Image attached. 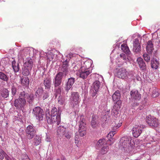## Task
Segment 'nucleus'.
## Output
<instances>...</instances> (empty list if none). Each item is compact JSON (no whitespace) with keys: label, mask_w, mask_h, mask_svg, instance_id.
I'll return each instance as SVG.
<instances>
[{"label":"nucleus","mask_w":160,"mask_h":160,"mask_svg":"<svg viewBox=\"0 0 160 160\" xmlns=\"http://www.w3.org/2000/svg\"><path fill=\"white\" fill-rule=\"evenodd\" d=\"M61 110L58 109V111L55 107L52 108L50 114L48 113L46 114V117L47 122L49 124H52L56 122L58 125L61 122Z\"/></svg>","instance_id":"nucleus-1"},{"label":"nucleus","mask_w":160,"mask_h":160,"mask_svg":"<svg viewBox=\"0 0 160 160\" xmlns=\"http://www.w3.org/2000/svg\"><path fill=\"white\" fill-rule=\"evenodd\" d=\"M119 148L123 149L125 151L130 152L135 147L133 140L129 137H122L120 142Z\"/></svg>","instance_id":"nucleus-2"},{"label":"nucleus","mask_w":160,"mask_h":160,"mask_svg":"<svg viewBox=\"0 0 160 160\" xmlns=\"http://www.w3.org/2000/svg\"><path fill=\"white\" fill-rule=\"evenodd\" d=\"M25 131L26 140L32 139L36 136L37 133L36 128L33 125L28 126Z\"/></svg>","instance_id":"nucleus-3"},{"label":"nucleus","mask_w":160,"mask_h":160,"mask_svg":"<svg viewBox=\"0 0 160 160\" xmlns=\"http://www.w3.org/2000/svg\"><path fill=\"white\" fill-rule=\"evenodd\" d=\"M32 113L37 120L39 121L43 120L45 116L44 112L40 107H37L33 108Z\"/></svg>","instance_id":"nucleus-4"},{"label":"nucleus","mask_w":160,"mask_h":160,"mask_svg":"<svg viewBox=\"0 0 160 160\" xmlns=\"http://www.w3.org/2000/svg\"><path fill=\"white\" fill-rule=\"evenodd\" d=\"M146 121L148 124L152 128L157 127L159 124V120L151 115L147 116Z\"/></svg>","instance_id":"nucleus-5"},{"label":"nucleus","mask_w":160,"mask_h":160,"mask_svg":"<svg viewBox=\"0 0 160 160\" xmlns=\"http://www.w3.org/2000/svg\"><path fill=\"white\" fill-rule=\"evenodd\" d=\"M63 74L61 72H59L55 76L53 79V84L54 87L60 86L62 82Z\"/></svg>","instance_id":"nucleus-6"},{"label":"nucleus","mask_w":160,"mask_h":160,"mask_svg":"<svg viewBox=\"0 0 160 160\" xmlns=\"http://www.w3.org/2000/svg\"><path fill=\"white\" fill-rule=\"evenodd\" d=\"M84 68L83 67H81L78 70V72L79 77L83 79L86 78L87 76L91 73V71L89 70L84 69Z\"/></svg>","instance_id":"nucleus-7"},{"label":"nucleus","mask_w":160,"mask_h":160,"mask_svg":"<svg viewBox=\"0 0 160 160\" xmlns=\"http://www.w3.org/2000/svg\"><path fill=\"white\" fill-rule=\"evenodd\" d=\"M100 86V83L98 81H96L92 85V88L91 90V95L93 97L95 96L98 91Z\"/></svg>","instance_id":"nucleus-8"},{"label":"nucleus","mask_w":160,"mask_h":160,"mask_svg":"<svg viewBox=\"0 0 160 160\" xmlns=\"http://www.w3.org/2000/svg\"><path fill=\"white\" fill-rule=\"evenodd\" d=\"M128 74L125 68H121L118 69L116 75L118 78L123 79L127 77Z\"/></svg>","instance_id":"nucleus-9"},{"label":"nucleus","mask_w":160,"mask_h":160,"mask_svg":"<svg viewBox=\"0 0 160 160\" xmlns=\"http://www.w3.org/2000/svg\"><path fill=\"white\" fill-rule=\"evenodd\" d=\"M143 126L136 125L132 129V133L133 136L135 138L138 137L142 132Z\"/></svg>","instance_id":"nucleus-10"},{"label":"nucleus","mask_w":160,"mask_h":160,"mask_svg":"<svg viewBox=\"0 0 160 160\" xmlns=\"http://www.w3.org/2000/svg\"><path fill=\"white\" fill-rule=\"evenodd\" d=\"M75 82V78L71 77L68 79V80L64 87L65 91L68 92L69 90L72 88V86Z\"/></svg>","instance_id":"nucleus-11"},{"label":"nucleus","mask_w":160,"mask_h":160,"mask_svg":"<svg viewBox=\"0 0 160 160\" xmlns=\"http://www.w3.org/2000/svg\"><path fill=\"white\" fill-rule=\"evenodd\" d=\"M26 103V101L24 98H19L15 100L14 102V106L19 108H23Z\"/></svg>","instance_id":"nucleus-12"},{"label":"nucleus","mask_w":160,"mask_h":160,"mask_svg":"<svg viewBox=\"0 0 160 160\" xmlns=\"http://www.w3.org/2000/svg\"><path fill=\"white\" fill-rule=\"evenodd\" d=\"M133 51L137 54L140 53L141 52V47L138 38L135 39L134 41Z\"/></svg>","instance_id":"nucleus-13"},{"label":"nucleus","mask_w":160,"mask_h":160,"mask_svg":"<svg viewBox=\"0 0 160 160\" xmlns=\"http://www.w3.org/2000/svg\"><path fill=\"white\" fill-rule=\"evenodd\" d=\"M137 62L141 70L146 71L147 69L146 64L143 59L140 57L138 58L137 59Z\"/></svg>","instance_id":"nucleus-14"},{"label":"nucleus","mask_w":160,"mask_h":160,"mask_svg":"<svg viewBox=\"0 0 160 160\" xmlns=\"http://www.w3.org/2000/svg\"><path fill=\"white\" fill-rule=\"evenodd\" d=\"M69 59H66L63 62V64L62 65V67L61 69V71L63 74V76L64 75L66 76L68 72V62Z\"/></svg>","instance_id":"nucleus-15"},{"label":"nucleus","mask_w":160,"mask_h":160,"mask_svg":"<svg viewBox=\"0 0 160 160\" xmlns=\"http://www.w3.org/2000/svg\"><path fill=\"white\" fill-rule=\"evenodd\" d=\"M71 95L70 97V99L74 102V104L77 105L79 101V95L78 92H72L71 93Z\"/></svg>","instance_id":"nucleus-16"},{"label":"nucleus","mask_w":160,"mask_h":160,"mask_svg":"<svg viewBox=\"0 0 160 160\" xmlns=\"http://www.w3.org/2000/svg\"><path fill=\"white\" fill-rule=\"evenodd\" d=\"M132 98L135 100H139L141 98V95L139 93L138 91L136 90H132L130 93Z\"/></svg>","instance_id":"nucleus-17"},{"label":"nucleus","mask_w":160,"mask_h":160,"mask_svg":"<svg viewBox=\"0 0 160 160\" xmlns=\"http://www.w3.org/2000/svg\"><path fill=\"white\" fill-rule=\"evenodd\" d=\"M146 50L148 53L150 54H152L154 50V47L153 44L151 40L147 42Z\"/></svg>","instance_id":"nucleus-18"},{"label":"nucleus","mask_w":160,"mask_h":160,"mask_svg":"<svg viewBox=\"0 0 160 160\" xmlns=\"http://www.w3.org/2000/svg\"><path fill=\"white\" fill-rule=\"evenodd\" d=\"M159 63L158 59L153 58L151 61V66L152 68L157 69L158 68Z\"/></svg>","instance_id":"nucleus-19"},{"label":"nucleus","mask_w":160,"mask_h":160,"mask_svg":"<svg viewBox=\"0 0 160 160\" xmlns=\"http://www.w3.org/2000/svg\"><path fill=\"white\" fill-rule=\"evenodd\" d=\"M33 66L32 60L30 58H27L24 63L23 67L32 69Z\"/></svg>","instance_id":"nucleus-20"},{"label":"nucleus","mask_w":160,"mask_h":160,"mask_svg":"<svg viewBox=\"0 0 160 160\" xmlns=\"http://www.w3.org/2000/svg\"><path fill=\"white\" fill-rule=\"evenodd\" d=\"M43 83L45 89L49 90L50 89L51 83L50 78L47 77L44 80Z\"/></svg>","instance_id":"nucleus-21"},{"label":"nucleus","mask_w":160,"mask_h":160,"mask_svg":"<svg viewBox=\"0 0 160 160\" xmlns=\"http://www.w3.org/2000/svg\"><path fill=\"white\" fill-rule=\"evenodd\" d=\"M43 88L42 87H38L37 89L35 92V96L36 97H38V99L42 98V93L43 92Z\"/></svg>","instance_id":"nucleus-22"},{"label":"nucleus","mask_w":160,"mask_h":160,"mask_svg":"<svg viewBox=\"0 0 160 160\" xmlns=\"http://www.w3.org/2000/svg\"><path fill=\"white\" fill-rule=\"evenodd\" d=\"M121 49L122 51L126 54L129 55L131 52L127 44H123L121 45Z\"/></svg>","instance_id":"nucleus-23"},{"label":"nucleus","mask_w":160,"mask_h":160,"mask_svg":"<svg viewBox=\"0 0 160 160\" xmlns=\"http://www.w3.org/2000/svg\"><path fill=\"white\" fill-rule=\"evenodd\" d=\"M120 94L119 91H116L112 95V97L113 101H118L120 98Z\"/></svg>","instance_id":"nucleus-24"},{"label":"nucleus","mask_w":160,"mask_h":160,"mask_svg":"<svg viewBox=\"0 0 160 160\" xmlns=\"http://www.w3.org/2000/svg\"><path fill=\"white\" fill-rule=\"evenodd\" d=\"M67 128H65L63 126H60L58 127L57 129V132L58 135L60 136H62Z\"/></svg>","instance_id":"nucleus-25"},{"label":"nucleus","mask_w":160,"mask_h":160,"mask_svg":"<svg viewBox=\"0 0 160 160\" xmlns=\"http://www.w3.org/2000/svg\"><path fill=\"white\" fill-rule=\"evenodd\" d=\"M12 66L14 71L15 72H18L19 69V65L18 63H17L15 60H13L12 62Z\"/></svg>","instance_id":"nucleus-26"},{"label":"nucleus","mask_w":160,"mask_h":160,"mask_svg":"<svg viewBox=\"0 0 160 160\" xmlns=\"http://www.w3.org/2000/svg\"><path fill=\"white\" fill-rule=\"evenodd\" d=\"M105 142V140L104 138H101L97 142L96 147L98 149L100 148L102 145L104 144Z\"/></svg>","instance_id":"nucleus-27"},{"label":"nucleus","mask_w":160,"mask_h":160,"mask_svg":"<svg viewBox=\"0 0 160 160\" xmlns=\"http://www.w3.org/2000/svg\"><path fill=\"white\" fill-rule=\"evenodd\" d=\"M1 95L4 98H7L9 95V91L6 88H4L1 91Z\"/></svg>","instance_id":"nucleus-28"},{"label":"nucleus","mask_w":160,"mask_h":160,"mask_svg":"<svg viewBox=\"0 0 160 160\" xmlns=\"http://www.w3.org/2000/svg\"><path fill=\"white\" fill-rule=\"evenodd\" d=\"M0 79L7 82L9 80V78L7 75L5 74L3 72H0Z\"/></svg>","instance_id":"nucleus-29"},{"label":"nucleus","mask_w":160,"mask_h":160,"mask_svg":"<svg viewBox=\"0 0 160 160\" xmlns=\"http://www.w3.org/2000/svg\"><path fill=\"white\" fill-rule=\"evenodd\" d=\"M21 84L27 86L29 85V80L28 78L27 77H23L21 79Z\"/></svg>","instance_id":"nucleus-30"},{"label":"nucleus","mask_w":160,"mask_h":160,"mask_svg":"<svg viewBox=\"0 0 160 160\" xmlns=\"http://www.w3.org/2000/svg\"><path fill=\"white\" fill-rule=\"evenodd\" d=\"M34 100V97L33 94L31 93L28 95L27 100L29 104H32Z\"/></svg>","instance_id":"nucleus-31"},{"label":"nucleus","mask_w":160,"mask_h":160,"mask_svg":"<svg viewBox=\"0 0 160 160\" xmlns=\"http://www.w3.org/2000/svg\"><path fill=\"white\" fill-rule=\"evenodd\" d=\"M31 69L24 67L22 68V74L24 76H28L30 74Z\"/></svg>","instance_id":"nucleus-32"},{"label":"nucleus","mask_w":160,"mask_h":160,"mask_svg":"<svg viewBox=\"0 0 160 160\" xmlns=\"http://www.w3.org/2000/svg\"><path fill=\"white\" fill-rule=\"evenodd\" d=\"M41 138L39 136L36 135L33 139V142L35 145L37 146L40 144L41 142Z\"/></svg>","instance_id":"nucleus-33"},{"label":"nucleus","mask_w":160,"mask_h":160,"mask_svg":"<svg viewBox=\"0 0 160 160\" xmlns=\"http://www.w3.org/2000/svg\"><path fill=\"white\" fill-rule=\"evenodd\" d=\"M152 54H150L148 53H145L143 54V57L144 60L147 62H149L150 60V56Z\"/></svg>","instance_id":"nucleus-34"},{"label":"nucleus","mask_w":160,"mask_h":160,"mask_svg":"<svg viewBox=\"0 0 160 160\" xmlns=\"http://www.w3.org/2000/svg\"><path fill=\"white\" fill-rule=\"evenodd\" d=\"M91 125L93 128H96L98 125V123L95 118L92 116V119L91 122Z\"/></svg>","instance_id":"nucleus-35"},{"label":"nucleus","mask_w":160,"mask_h":160,"mask_svg":"<svg viewBox=\"0 0 160 160\" xmlns=\"http://www.w3.org/2000/svg\"><path fill=\"white\" fill-rule=\"evenodd\" d=\"M42 99L43 100H44L45 99L49 97V93L48 92L44 90L43 91V92L42 93Z\"/></svg>","instance_id":"nucleus-36"},{"label":"nucleus","mask_w":160,"mask_h":160,"mask_svg":"<svg viewBox=\"0 0 160 160\" xmlns=\"http://www.w3.org/2000/svg\"><path fill=\"white\" fill-rule=\"evenodd\" d=\"M47 58L49 61H51L52 60L55 55V54H53V53L51 52H48V54H47Z\"/></svg>","instance_id":"nucleus-37"},{"label":"nucleus","mask_w":160,"mask_h":160,"mask_svg":"<svg viewBox=\"0 0 160 160\" xmlns=\"http://www.w3.org/2000/svg\"><path fill=\"white\" fill-rule=\"evenodd\" d=\"M62 136H64L67 138H70L71 137L70 132L68 131V128L67 130L63 133V134Z\"/></svg>","instance_id":"nucleus-38"},{"label":"nucleus","mask_w":160,"mask_h":160,"mask_svg":"<svg viewBox=\"0 0 160 160\" xmlns=\"http://www.w3.org/2000/svg\"><path fill=\"white\" fill-rule=\"evenodd\" d=\"M109 149L108 146H106L102 147L101 150V153L103 154H106L108 152Z\"/></svg>","instance_id":"nucleus-39"},{"label":"nucleus","mask_w":160,"mask_h":160,"mask_svg":"<svg viewBox=\"0 0 160 160\" xmlns=\"http://www.w3.org/2000/svg\"><path fill=\"white\" fill-rule=\"evenodd\" d=\"M90 66L91 64L88 62H86L83 63V65L81 67H83L85 68L84 69L89 70Z\"/></svg>","instance_id":"nucleus-40"},{"label":"nucleus","mask_w":160,"mask_h":160,"mask_svg":"<svg viewBox=\"0 0 160 160\" xmlns=\"http://www.w3.org/2000/svg\"><path fill=\"white\" fill-rule=\"evenodd\" d=\"M118 114V110L115 108V106H114L113 109L112 110L111 114L115 116Z\"/></svg>","instance_id":"nucleus-41"},{"label":"nucleus","mask_w":160,"mask_h":160,"mask_svg":"<svg viewBox=\"0 0 160 160\" xmlns=\"http://www.w3.org/2000/svg\"><path fill=\"white\" fill-rule=\"evenodd\" d=\"M19 98H21L24 99L25 97H27L28 93L26 92H25V91H23L20 92V93L19 94Z\"/></svg>","instance_id":"nucleus-42"},{"label":"nucleus","mask_w":160,"mask_h":160,"mask_svg":"<svg viewBox=\"0 0 160 160\" xmlns=\"http://www.w3.org/2000/svg\"><path fill=\"white\" fill-rule=\"evenodd\" d=\"M159 94V90L158 89H155L153 90L152 97L153 98H156L158 96Z\"/></svg>","instance_id":"nucleus-43"},{"label":"nucleus","mask_w":160,"mask_h":160,"mask_svg":"<svg viewBox=\"0 0 160 160\" xmlns=\"http://www.w3.org/2000/svg\"><path fill=\"white\" fill-rule=\"evenodd\" d=\"M54 88L56 94L57 95L60 94L61 92L62 87L59 86L58 87Z\"/></svg>","instance_id":"nucleus-44"},{"label":"nucleus","mask_w":160,"mask_h":160,"mask_svg":"<svg viewBox=\"0 0 160 160\" xmlns=\"http://www.w3.org/2000/svg\"><path fill=\"white\" fill-rule=\"evenodd\" d=\"M12 93L13 95H15L16 94L17 91V88L14 85H12L11 88Z\"/></svg>","instance_id":"nucleus-45"},{"label":"nucleus","mask_w":160,"mask_h":160,"mask_svg":"<svg viewBox=\"0 0 160 160\" xmlns=\"http://www.w3.org/2000/svg\"><path fill=\"white\" fill-rule=\"evenodd\" d=\"M78 132L79 134L81 137H83L84 136L86 133V131L85 130H83L81 129H78Z\"/></svg>","instance_id":"nucleus-46"},{"label":"nucleus","mask_w":160,"mask_h":160,"mask_svg":"<svg viewBox=\"0 0 160 160\" xmlns=\"http://www.w3.org/2000/svg\"><path fill=\"white\" fill-rule=\"evenodd\" d=\"M82 126H86L85 120L83 118L81 119L80 121V124L79 126L82 127Z\"/></svg>","instance_id":"nucleus-47"},{"label":"nucleus","mask_w":160,"mask_h":160,"mask_svg":"<svg viewBox=\"0 0 160 160\" xmlns=\"http://www.w3.org/2000/svg\"><path fill=\"white\" fill-rule=\"evenodd\" d=\"M120 57L123 60L128 61L129 59L128 57V56L124 53H122L120 54Z\"/></svg>","instance_id":"nucleus-48"},{"label":"nucleus","mask_w":160,"mask_h":160,"mask_svg":"<svg viewBox=\"0 0 160 160\" xmlns=\"http://www.w3.org/2000/svg\"><path fill=\"white\" fill-rule=\"evenodd\" d=\"M115 134V132L114 130L109 132L107 135V137L108 138H111Z\"/></svg>","instance_id":"nucleus-49"},{"label":"nucleus","mask_w":160,"mask_h":160,"mask_svg":"<svg viewBox=\"0 0 160 160\" xmlns=\"http://www.w3.org/2000/svg\"><path fill=\"white\" fill-rule=\"evenodd\" d=\"M122 125V123L121 122L118 123L117 125H114L113 127V130H116L117 129L119 128Z\"/></svg>","instance_id":"nucleus-50"},{"label":"nucleus","mask_w":160,"mask_h":160,"mask_svg":"<svg viewBox=\"0 0 160 160\" xmlns=\"http://www.w3.org/2000/svg\"><path fill=\"white\" fill-rule=\"evenodd\" d=\"M5 153L4 151L2 150H0V159H3V154Z\"/></svg>","instance_id":"nucleus-51"},{"label":"nucleus","mask_w":160,"mask_h":160,"mask_svg":"<svg viewBox=\"0 0 160 160\" xmlns=\"http://www.w3.org/2000/svg\"><path fill=\"white\" fill-rule=\"evenodd\" d=\"M3 158L4 157L7 160H9L11 158L9 157L8 155L5 152V153L3 154Z\"/></svg>","instance_id":"nucleus-52"},{"label":"nucleus","mask_w":160,"mask_h":160,"mask_svg":"<svg viewBox=\"0 0 160 160\" xmlns=\"http://www.w3.org/2000/svg\"><path fill=\"white\" fill-rule=\"evenodd\" d=\"M79 129H81L82 130H85L86 131V126H82V127H80V126H79Z\"/></svg>","instance_id":"nucleus-53"},{"label":"nucleus","mask_w":160,"mask_h":160,"mask_svg":"<svg viewBox=\"0 0 160 160\" xmlns=\"http://www.w3.org/2000/svg\"><path fill=\"white\" fill-rule=\"evenodd\" d=\"M58 102L61 105H62L64 104V101L63 100L61 99L58 100Z\"/></svg>","instance_id":"nucleus-54"},{"label":"nucleus","mask_w":160,"mask_h":160,"mask_svg":"<svg viewBox=\"0 0 160 160\" xmlns=\"http://www.w3.org/2000/svg\"><path fill=\"white\" fill-rule=\"evenodd\" d=\"M26 158L22 159V160H30L28 156H25Z\"/></svg>","instance_id":"nucleus-55"},{"label":"nucleus","mask_w":160,"mask_h":160,"mask_svg":"<svg viewBox=\"0 0 160 160\" xmlns=\"http://www.w3.org/2000/svg\"><path fill=\"white\" fill-rule=\"evenodd\" d=\"M136 78L138 81H140L141 79V78L138 76H137Z\"/></svg>","instance_id":"nucleus-56"},{"label":"nucleus","mask_w":160,"mask_h":160,"mask_svg":"<svg viewBox=\"0 0 160 160\" xmlns=\"http://www.w3.org/2000/svg\"><path fill=\"white\" fill-rule=\"evenodd\" d=\"M78 136L77 135H76L75 137V141H78Z\"/></svg>","instance_id":"nucleus-57"},{"label":"nucleus","mask_w":160,"mask_h":160,"mask_svg":"<svg viewBox=\"0 0 160 160\" xmlns=\"http://www.w3.org/2000/svg\"><path fill=\"white\" fill-rule=\"evenodd\" d=\"M61 160H67L66 158L64 156H62L61 157Z\"/></svg>","instance_id":"nucleus-58"},{"label":"nucleus","mask_w":160,"mask_h":160,"mask_svg":"<svg viewBox=\"0 0 160 160\" xmlns=\"http://www.w3.org/2000/svg\"><path fill=\"white\" fill-rule=\"evenodd\" d=\"M46 140L48 142H50V138H47L46 139Z\"/></svg>","instance_id":"nucleus-59"},{"label":"nucleus","mask_w":160,"mask_h":160,"mask_svg":"<svg viewBox=\"0 0 160 160\" xmlns=\"http://www.w3.org/2000/svg\"><path fill=\"white\" fill-rule=\"evenodd\" d=\"M143 107L142 106H141V107L139 108V110H142L143 108Z\"/></svg>","instance_id":"nucleus-60"},{"label":"nucleus","mask_w":160,"mask_h":160,"mask_svg":"<svg viewBox=\"0 0 160 160\" xmlns=\"http://www.w3.org/2000/svg\"><path fill=\"white\" fill-rule=\"evenodd\" d=\"M113 138H111L109 140V141H112V140Z\"/></svg>","instance_id":"nucleus-61"},{"label":"nucleus","mask_w":160,"mask_h":160,"mask_svg":"<svg viewBox=\"0 0 160 160\" xmlns=\"http://www.w3.org/2000/svg\"><path fill=\"white\" fill-rule=\"evenodd\" d=\"M74 104H73L72 106V108H74Z\"/></svg>","instance_id":"nucleus-62"},{"label":"nucleus","mask_w":160,"mask_h":160,"mask_svg":"<svg viewBox=\"0 0 160 160\" xmlns=\"http://www.w3.org/2000/svg\"><path fill=\"white\" fill-rule=\"evenodd\" d=\"M14 160V159H13L12 158V159H10V160Z\"/></svg>","instance_id":"nucleus-63"},{"label":"nucleus","mask_w":160,"mask_h":160,"mask_svg":"<svg viewBox=\"0 0 160 160\" xmlns=\"http://www.w3.org/2000/svg\"><path fill=\"white\" fill-rule=\"evenodd\" d=\"M56 160H60L59 159H57Z\"/></svg>","instance_id":"nucleus-64"}]
</instances>
